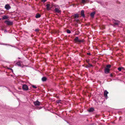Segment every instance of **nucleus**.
<instances>
[{"mask_svg": "<svg viewBox=\"0 0 125 125\" xmlns=\"http://www.w3.org/2000/svg\"><path fill=\"white\" fill-rule=\"evenodd\" d=\"M79 2L81 3L84 4L88 1V0H79Z\"/></svg>", "mask_w": 125, "mask_h": 125, "instance_id": "nucleus-7", "label": "nucleus"}, {"mask_svg": "<svg viewBox=\"0 0 125 125\" xmlns=\"http://www.w3.org/2000/svg\"><path fill=\"white\" fill-rule=\"evenodd\" d=\"M54 11L55 12L58 13H61V11L59 9L57 8H55L54 10Z\"/></svg>", "mask_w": 125, "mask_h": 125, "instance_id": "nucleus-8", "label": "nucleus"}, {"mask_svg": "<svg viewBox=\"0 0 125 125\" xmlns=\"http://www.w3.org/2000/svg\"><path fill=\"white\" fill-rule=\"evenodd\" d=\"M16 64L19 66H20L21 68L23 67V66H21V64L20 62H18L16 63Z\"/></svg>", "mask_w": 125, "mask_h": 125, "instance_id": "nucleus-11", "label": "nucleus"}, {"mask_svg": "<svg viewBox=\"0 0 125 125\" xmlns=\"http://www.w3.org/2000/svg\"><path fill=\"white\" fill-rule=\"evenodd\" d=\"M39 30L38 29H36L35 30V31H36L37 32V31H39Z\"/></svg>", "mask_w": 125, "mask_h": 125, "instance_id": "nucleus-28", "label": "nucleus"}, {"mask_svg": "<svg viewBox=\"0 0 125 125\" xmlns=\"http://www.w3.org/2000/svg\"><path fill=\"white\" fill-rule=\"evenodd\" d=\"M8 69L10 70H12V69L11 68H8Z\"/></svg>", "mask_w": 125, "mask_h": 125, "instance_id": "nucleus-30", "label": "nucleus"}, {"mask_svg": "<svg viewBox=\"0 0 125 125\" xmlns=\"http://www.w3.org/2000/svg\"><path fill=\"white\" fill-rule=\"evenodd\" d=\"M109 69L107 68H106L105 69L104 71V73H109Z\"/></svg>", "mask_w": 125, "mask_h": 125, "instance_id": "nucleus-10", "label": "nucleus"}, {"mask_svg": "<svg viewBox=\"0 0 125 125\" xmlns=\"http://www.w3.org/2000/svg\"><path fill=\"white\" fill-rule=\"evenodd\" d=\"M74 41L75 42H78V37H76L74 39Z\"/></svg>", "mask_w": 125, "mask_h": 125, "instance_id": "nucleus-16", "label": "nucleus"}, {"mask_svg": "<svg viewBox=\"0 0 125 125\" xmlns=\"http://www.w3.org/2000/svg\"><path fill=\"white\" fill-rule=\"evenodd\" d=\"M95 13V12L94 11L91 13L90 14V16L92 18H94V16Z\"/></svg>", "mask_w": 125, "mask_h": 125, "instance_id": "nucleus-13", "label": "nucleus"}, {"mask_svg": "<svg viewBox=\"0 0 125 125\" xmlns=\"http://www.w3.org/2000/svg\"><path fill=\"white\" fill-rule=\"evenodd\" d=\"M47 80V78L45 77H43L42 78V80L43 82Z\"/></svg>", "mask_w": 125, "mask_h": 125, "instance_id": "nucleus-15", "label": "nucleus"}, {"mask_svg": "<svg viewBox=\"0 0 125 125\" xmlns=\"http://www.w3.org/2000/svg\"><path fill=\"white\" fill-rule=\"evenodd\" d=\"M50 4H47L46 5V9L48 10H50Z\"/></svg>", "mask_w": 125, "mask_h": 125, "instance_id": "nucleus-14", "label": "nucleus"}, {"mask_svg": "<svg viewBox=\"0 0 125 125\" xmlns=\"http://www.w3.org/2000/svg\"><path fill=\"white\" fill-rule=\"evenodd\" d=\"M4 23L8 25H11L13 24V22L9 20H6L4 21Z\"/></svg>", "mask_w": 125, "mask_h": 125, "instance_id": "nucleus-2", "label": "nucleus"}, {"mask_svg": "<svg viewBox=\"0 0 125 125\" xmlns=\"http://www.w3.org/2000/svg\"><path fill=\"white\" fill-rule=\"evenodd\" d=\"M41 16V15L40 14H36V15L35 16V17L37 18H40Z\"/></svg>", "mask_w": 125, "mask_h": 125, "instance_id": "nucleus-17", "label": "nucleus"}, {"mask_svg": "<svg viewBox=\"0 0 125 125\" xmlns=\"http://www.w3.org/2000/svg\"><path fill=\"white\" fill-rule=\"evenodd\" d=\"M123 67H119L118 68V70L119 71H121L122 69H123Z\"/></svg>", "mask_w": 125, "mask_h": 125, "instance_id": "nucleus-24", "label": "nucleus"}, {"mask_svg": "<svg viewBox=\"0 0 125 125\" xmlns=\"http://www.w3.org/2000/svg\"><path fill=\"white\" fill-rule=\"evenodd\" d=\"M3 45H9V46H11L12 47H13V46H12L11 45H10L9 44H3Z\"/></svg>", "mask_w": 125, "mask_h": 125, "instance_id": "nucleus-29", "label": "nucleus"}, {"mask_svg": "<svg viewBox=\"0 0 125 125\" xmlns=\"http://www.w3.org/2000/svg\"><path fill=\"white\" fill-rule=\"evenodd\" d=\"M81 15L83 17H85V16L84 13V11L83 10H82L81 11Z\"/></svg>", "mask_w": 125, "mask_h": 125, "instance_id": "nucleus-12", "label": "nucleus"}, {"mask_svg": "<svg viewBox=\"0 0 125 125\" xmlns=\"http://www.w3.org/2000/svg\"><path fill=\"white\" fill-rule=\"evenodd\" d=\"M22 89L24 91H27L28 90V87L27 85L25 84H23L22 86Z\"/></svg>", "mask_w": 125, "mask_h": 125, "instance_id": "nucleus-3", "label": "nucleus"}, {"mask_svg": "<svg viewBox=\"0 0 125 125\" xmlns=\"http://www.w3.org/2000/svg\"><path fill=\"white\" fill-rule=\"evenodd\" d=\"M108 93V92L106 90H105L104 93V96L105 97H107V94Z\"/></svg>", "mask_w": 125, "mask_h": 125, "instance_id": "nucleus-9", "label": "nucleus"}, {"mask_svg": "<svg viewBox=\"0 0 125 125\" xmlns=\"http://www.w3.org/2000/svg\"><path fill=\"white\" fill-rule=\"evenodd\" d=\"M11 72H13V70L12 69V70H11Z\"/></svg>", "mask_w": 125, "mask_h": 125, "instance_id": "nucleus-33", "label": "nucleus"}, {"mask_svg": "<svg viewBox=\"0 0 125 125\" xmlns=\"http://www.w3.org/2000/svg\"><path fill=\"white\" fill-rule=\"evenodd\" d=\"M111 66L110 65H106V68L109 69L111 67Z\"/></svg>", "mask_w": 125, "mask_h": 125, "instance_id": "nucleus-20", "label": "nucleus"}, {"mask_svg": "<svg viewBox=\"0 0 125 125\" xmlns=\"http://www.w3.org/2000/svg\"><path fill=\"white\" fill-rule=\"evenodd\" d=\"M5 8L7 10H9L11 8V7L9 4H8L5 5Z\"/></svg>", "mask_w": 125, "mask_h": 125, "instance_id": "nucleus-5", "label": "nucleus"}, {"mask_svg": "<svg viewBox=\"0 0 125 125\" xmlns=\"http://www.w3.org/2000/svg\"><path fill=\"white\" fill-rule=\"evenodd\" d=\"M33 103L35 106H38L40 105V103L38 100H37L35 101Z\"/></svg>", "mask_w": 125, "mask_h": 125, "instance_id": "nucleus-4", "label": "nucleus"}, {"mask_svg": "<svg viewBox=\"0 0 125 125\" xmlns=\"http://www.w3.org/2000/svg\"><path fill=\"white\" fill-rule=\"evenodd\" d=\"M8 18V17L6 15H4L2 18L3 20L7 19Z\"/></svg>", "mask_w": 125, "mask_h": 125, "instance_id": "nucleus-18", "label": "nucleus"}, {"mask_svg": "<svg viewBox=\"0 0 125 125\" xmlns=\"http://www.w3.org/2000/svg\"><path fill=\"white\" fill-rule=\"evenodd\" d=\"M87 54L88 55H91V53H87Z\"/></svg>", "mask_w": 125, "mask_h": 125, "instance_id": "nucleus-31", "label": "nucleus"}, {"mask_svg": "<svg viewBox=\"0 0 125 125\" xmlns=\"http://www.w3.org/2000/svg\"><path fill=\"white\" fill-rule=\"evenodd\" d=\"M61 101V100H57L56 101V103L59 104V103H60V102Z\"/></svg>", "mask_w": 125, "mask_h": 125, "instance_id": "nucleus-23", "label": "nucleus"}, {"mask_svg": "<svg viewBox=\"0 0 125 125\" xmlns=\"http://www.w3.org/2000/svg\"><path fill=\"white\" fill-rule=\"evenodd\" d=\"M88 67H90L92 66V65L91 64H90V63H88Z\"/></svg>", "mask_w": 125, "mask_h": 125, "instance_id": "nucleus-26", "label": "nucleus"}, {"mask_svg": "<svg viewBox=\"0 0 125 125\" xmlns=\"http://www.w3.org/2000/svg\"><path fill=\"white\" fill-rule=\"evenodd\" d=\"M78 18V14H76L74 15V22L75 24H77L78 22V20L77 19V18Z\"/></svg>", "mask_w": 125, "mask_h": 125, "instance_id": "nucleus-1", "label": "nucleus"}, {"mask_svg": "<svg viewBox=\"0 0 125 125\" xmlns=\"http://www.w3.org/2000/svg\"><path fill=\"white\" fill-rule=\"evenodd\" d=\"M114 24L115 25H118L120 22L118 20H114L113 21Z\"/></svg>", "mask_w": 125, "mask_h": 125, "instance_id": "nucleus-6", "label": "nucleus"}, {"mask_svg": "<svg viewBox=\"0 0 125 125\" xmlns=\"http://www.w3.org/2000/svg\"><path fill=\"white\" fill-rule=\"evenodd\" d=\"M77 34H75V35H77Z\"/></svg>", "mask_w": 125, "mask_h": 125, "instance_id": "nucleus-35", "label": "nucleus"}, {"mask_svg": "<svg viewBox=\"0 0 125 125\" xmlns=\"http://www.w3.org/2000/svg\"><path fill=\"white\" fill-rule=\"evenodd\" d=\"M47 0H42V1L43 2H45Z\"/></svg>", "mask_w": 125, "mask_h": 125, "instance_id": "nucleus-27", "label": "nucleus"}, {"mask_svg": "<svg viewBox=\"0 0 125 125\" xmlns=\"http://www.w3.org/2000/svg\"><path fill=\"white\" fill-rule=\"evenodd\" d=\"M4 32H7V30H5L4 31Z\"/></svg>", "mask_w": 125, "mask_h": 125, "instance_id": "nucleus-32", "label": "nucleus"}, {"mask_svg": "<svg viewBox=\"0 0 125 125\" xmlns=\"http://www.w3.org/2000/svg\"><path fill=\"white\" fill-rule=\"evenodd\" d=\"M66 32L68 33H71V31L69 29L66 30Z\"/></svg>", "mask_w": 125, "mask_h": 125, "instance_id": "nucleus-22", "label": "nucleus"}, {"mask_svg": "<svg viewBox=\"0 0 125 125\" xmlns=\"http://www.w3.org/2000/svg\"><path fill=\"white\" fill-rule=\"evenodd\" d=\"M94 110V108H90L88 110V111L89 112H93Z\"/></svg>", "mask_w": 125, "mask_h": 125, "instance_id": "nucleus-19", "label": "nucleus"}, {"mask_svg": "<svg viewBox=\"0 0 125 125\" xmlns=\"http://www.w3.org/2000/svg\"><path fill=\"white\" fill-rule=\"evenodd\" d=\"M84 42L83 40H80L79 39V43H83Z\"/></svg>", "mask_w": 125, "mask_h": 125, "instance_id": "nucleus-21", "label": "nucleus"}, {"mask_svg": "<svg viewBox=\"0 0 125 125\" xmlns=\"http://www.w3.org/2000/svg\"><path fill=\"white\" fill-rule=\"evenodd\" d=\"M89 61L88 60H87V62H88Z\"/></svg>", "mask_w": 125, "mask_h": 125, "instance_id": "nucleus-34", "label": "nucleus"}, {"mask_svg": "<svg viewBox=\"0 0 125 125\" xmlns=\"http://www.w3.org/2000/svg\"><path fill=\"white\" fill-rule=\"evenodd\" d=\"M32 86L33 88H37V87L36 86H35L34 85H32Z\"/></svg>", "mask_w": 125, "mask_h": 125, "instance_id": "nucleus-25", "label": "nucleus"}]
</instances>
